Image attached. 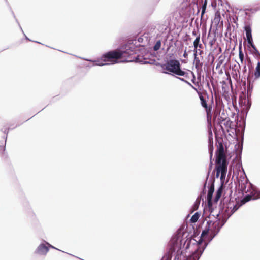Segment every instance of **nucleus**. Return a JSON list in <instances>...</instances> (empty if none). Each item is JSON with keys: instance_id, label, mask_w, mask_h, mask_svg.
<instances>
[{"instance_id": "f8f14e48", "label": "nucleus", "mask_w": 260, "mask_h": 260, "mask_svg": "<svg viewBox=\"0 0 260 260\" xmlns=\"http://www.w3.org/2000/svg\"><path fill=\"white\" fill-rule=\"evenodd\" d=\"M49 250L48 247L44 244H40L36 249V252L40 255H45Z\"/></svg>"}, {"instance_id": "423d86ee", "label": "nucleus", "mask_w": 260, "mask_h": 260, "mask_svg": "<svg viewBox=\"0 0 260 260\" xmlns=\"http://www.w3.org/2000/svg\"><path fill=\"white\" fill-rule=\"evenodd\" d=\"M178 243L177 242V239L174 238L170 242V248L166 253V254L162 257V260H171L172 258V254L177 248H179Z\"/></svg>"}, {"instance_id": "bb28decb", "label": "nucleus", "mask_w": 260, "mask_h": 260, "mask_svg": "<svg viewBox=\"0 0 260 260\" xmlns=\"http://www.w3.org/2000/svg\"><path fill=\"white\" fill-rule=\"evenodd\" d=\"M199 202L198 203H196L195 204H194V210H197L198 208V206H199Z\"/></svg>"}, {"instance_id": "a211bd4d", "label": "nucleus", "mask_w": 260, "mask_h": 260, "mask_svg": "<svg viewBox=\"0 0 260 260\" xmlns=\"http://www.w3.org/2000/svg\"><path fill=\"white\" fill-rule=\"evenodd\" d=\"M239 56L241 64L243 63L244 55L242 50V45L240 44L239 47Z\"/></svg>"}, {"instance_id": "412c9836", "label": "nucleus", "mask_w": 260, "mask_h": 260, "mask_svg": "<svg viewBox=\"0 0 260 260\" xmlns=\"http://www.w3.org/2000/svg\"><path fill=\"white\" fill-rule=\"evenodd\" d=\"M200 216V213H199L198 212H196V213H195V214H194V215L191 217V219H190V222H191V223H195V222H196L198 220V219H199V218Z\"/></svg>"}, {"instance_id": "f257e3e1", "label": "nucleus", "mask_w": 260, "mask_h": 260, "mask_svg": "<svg viewBox=\"0 0 260 260\" xmlns=\"http://www.w3.org/2000/svg\"><path fill=\"white\" fill-rule=\"evenodd\" d=\"M239 207L240 206L235 203L234 201L230 200L227 204L222 216H220L219 212H215L214 209H211L209 217L211 218V216H214L216 217V220L214 221H209L207 222V225L202 233L201 239L199 241L198 246L203 247L204 244L202 245V241L211 240L224 225L226 222V218L231 216Z\"/></svg>"}, {"instance_id": "20e7f679", "label": "nucleus", "mask_w": 260, "mask_h": 260, "mask_svg": "<svg viewBox=\"0 0 260 260\" xmlns=\"http://www.w3.org/2000/svg\"><path fill=\"white\" fill-rule=\"evenodd\" d=\"M180 63L178 60L171 59L168 61L166 63L161 65L163 70L171 72L175 75L183 76L186 73L181 70Z\"/></svg>"}, {"instance_id": "f704fd0d", "label": "nucleus", "mask_w": 260, "mask_h": 260, "mask_svg": "<svg viewBox=\"0 0 260 260\" xmlns=\"http://www.w3.org/2000/svg\"><path fill=\"white\" fill-rule=\"evenodd\" d=\"M180 79H181L182 81H185V80H184V79H181V78H180Z\"/></svg>"}, {"instance_id": "0eeeda50", "label": "nucleus", "mask_w": 260, "mask_h": 260, "mask_svg": "<svg viewBox=\"0 0 260 260\" xmlns=\"http://www.w3.org/2000/svg\"><path fill=\"white\" fill-rule=\"evenodd\" d=\"M207 244L205 242L203 247H199L195 250V251L191 255L187 257L184 260H199L201 255L203 253L204 248L206 246Z\"/></svg>"}, {"instance_id": "7ed1b4c3", "label": "nucleus", "mask_w": 260, "mask_h": 260, "mask_svg": "<svg viewBox=\"0 0 260 260\" xmlns=\"http://www.w3.org/2000/svg\"><path fill=\"white\" fill-rule=\"evenodd\" d=\"M123 54L118 50L109 51L102 56L101 61L98 60L97 64L103 66L116 63L118 62V60L122 59Z\"/></svg>"}, {"instance_id": "4be33fe9", "label": "nucleus", "mask_w": 260, "mask_h": 260, "mask_svg": "<svg viewBox=\"0 0 260 260\" xmlns=\"http://www.w3.org/2000/svg\"><path fill=\"white\" fill-rule=\"evenodd\" d=\"M232 124V122L230 120V118L228 117L226 120L224 121V125L225 128H227L228 131H229L228 129L231 128V125Z\"/></svg>"}, {"instance_id": "f3484780", "label": "nucleus", "mask_w": 260, "mask_h": 260, "mask_svg": "<svg viewBox=\"0 0 260 260\" xmlns=\"http://www.w3.org/2000/svg\"><path fill=\"white\" fill-rule=\"evenodd\" d=\"M254 77L256 79L260 78V62H258L255 68Z\"/></svg>"}, {"instance_id": "b1692460", "label": "nucleus", "mask_w": 260, "mask_h": 260, "mask_svg": "<svg viewBox=\"0 0 260 260\" xmlns=\"http://www.w3.org/2000/svg\"><path fill=\"white\" fill-rule=\"evenodd\" d=\"M207 4V0H205L204 3L203 4L202 7V15H203L204 14V13L205 12Z\"/></svg>"}, {"instance_id": "f03ea898", "label": "nucleus", "mask_w": 260, "mask_h": 260, "mask_svg": "<svg viewBox=\"0 0 260 260\" xmlns=\"http://www.w3.org/2000/svg\"><path fill=\"white\" fill-rule=\"evenodd\" d=\"M216 177H219L221 173L220 179L225 178L226 172L228 162L226 161V156L224 151V146L222 142L218 143L217 149L216 151Z\"/></svg>"}, {"instance_id": "393cba45", "label": "nucleus", "mask_w": 260, "mask_h": 260, "mask_svg": "<svg viewBox=\"0 0 260 260\" xmlns=\"http://www.w3.org/2000/svg\"><path fill=\"white\" fill-rule=\"evenodd\" d=\"M243 181H244V183H240V180H239V186L241 185V187L242 189H244L245 188V183H247V180L246 178H244V177H243Z\"/></svg>"}, {"instance_id": "2f4dec72", "label": "nucleus", "mask_w": 260, "mask_h": 260, "mask_svg": "<svg viewBox=\"0 0 260 260\" xmlns=\"http://www.w3.org/2000/svg\"><path fill=\"white\" fill-rule=\"evenodd\" d=\"M192 34H193V35H196V32H195L194 31H193Z\"/></svg>"}, {"instance_id": "dca6fc26", "label": "nucleus", "mask_w": 260, "mask_h": 260, "mask_svg": "<svg viewBox=\"0 0 260 260\" xmlns=\"http://www.w3.org/2000/svg\"><path fill=\"white\" fill-rule=\"evenodd\" d=\"M252 198V196L249 195V194L248 195H246L241 200V204H239L238 203H237V202H235V203L238 204V205H239L240 206L242 204H245L246 202H247L249 201L250 200H251Z\"/></svg>"}, {"instance_id": "2eb2a0df", "label": "nucleus", "mask_w": 260, "mask_h": 260, "mask_svg": "<svg viewBox=\"0 0 260 260\" xmlns=\"http://www.w3.org/2000/svg\"><path fill=\"white\" fill-rule=\"evenodd\" d=\"M222 189H223V187H222V186H221L220 187V188L217 191V192L216 193V196L214 198V201L215 202H217L219 200L220 198L221 197V194L222 192Z\"/></svg>"}, {"instance_id": "4468645a", "label": "nucleus", "mask_w": 260, "mask_h": 260, "mask_svg": "<svg viewBox=\"0 0 260 260\" xmlns=\"http://www.w3.org/2000/svg\"><path fill=\"white\" fill-rule=\"evenodd\" d=\"M194 63L195 64V68L197 69H199V68L202 67L203 63L200 62L199 57H197V53H194Z\"/></svg>"}, {"instance_id": "473e14b6", "label": "nucleus", "mask_w": 260, "mask_h": 260, "mask_svg": "<svg viewBox=\"0 0 260 260\" xmlns=\"http://www.w3.org/2000/svg\"><path fill=\"white\" fill-rule=\"evenodd\" d=\"M210 45L212 46V45H213V42H210Z\"/></svg>"}, {"instance_id": "9b49d317", "label": "nucleus", "mask_w": 260, "mask_h": 260, "mask_svg": "<svg viewBox=\"0 0 260 260\" xmlns=\"http://www.w3.org/2000/svg\"><path fill=\"white\" fill-rule=\"evenodd\" d=\"M221 19L220 13L219 11H217L215 13L214 18L212 21V24H214L216 27L222 26L223 22L221 21Z\"/></svg>"}, {"instance_id": "aec40b11", "label": "nucleus", "mask_w": 260, "mask_h": 260, "mask_svg": "<svg viewBox=\"0 0 260 260\" xmlns=\"http://www.w3.org/2000/svg\"><path fill=\"white\" fill-rule=\"evenodd\" d=\"M228 118L225 115L224 113H222L221 115H219L218 117V123L219 124H221V123L223 122L226 120V119Z\"/></svg>"}, {"instance_id": "c85d7f7f", "label": "nucleus", "mask_w": 260, "mask_h": 260, "mask_svg": "<svg viewBox=\"0 0 260 260\" xmlns=\"http://www.w3.org/2000/svg\"><path fill=\"white\" fill-rule=\"evenodd\" d=\"M198 51H199L198 53L200 55H201L204 53L203 51L201 50L200 49H198Z\"/></svg>"}, {"instance_id": "a878e982", "label": "nucleus", "mask_w": 260, "mask_h": 260, "mask_svg": "<svg viewBox=\"0 0 260 260\" xmlns=\"http://www.w3.org/2000/svg\"><path fill=\"white\" fill-rule=\"evenodd\" d=\"M219 115H220V111L218 109H216L213 113V119H215L216 118L217 116H219Z\"/></svg>"}, {"instance_id": "cd10ccee", "label": "nucleus", "mask_w": 260, "mask_h": 260, "mask_svg": "<svg viewBox=\"0 0 260 260\" xmlns=\"http://www.w3.org/2000/svg\"><path fill=\"white\" fill-rule=\"evenodd\" d=\"M255 197L256 199L260 198V191L256 192Z\"/></svg>"}, {"instance_id": "5701e85b", "label": "nucleus", "mask_w": 260, "mask_h": 260, "mask_svg": "<svg viewBox=\"0 0 260 260\" xmlns=\"http://www.w3.org/2000/svg\"><path fill=\"white\" fill-rule=\"evenodd\" d=\"M161 41L160 40H158V41L156 42V44L154 46L153 49L155 51L158 50L161 47Z\"/></svg>"}, {"instance_id": "9d476101", "label": "nucleus", "mask_w": 260, "mask_h": 260, "mask_svg": "<svg viewBox=\"0 0 260 260\" xmlns=\"http://www.w3.org/2000/svg\"><path fill=\"white\" fill-rule=\"evenodd\" d=\"M188 84L198 93V94L200 100V103L202 107L207 104L208 103L207 100L209 98L208 95L207 94H206L205 95H203L201 92L198 91L196 87H194L193 85H192L190 83H188Z\"/></svg>"}, {"instance_id": "e433bc0d", "label": "nucleus", "mask_w": 260, "mask_h": 260, "mask_svg": "<svg viewBox=\"0 0 260 260\" xmlns=\"http://www.w3.org/2000/svg\"><path fill=\"white\" fill-rule=\"evenodd\" d=\"M212 154L211 153V158L212 157Z\"/></svg>"}, {"instance_id": "c9c22d12", "label": "nucleus", "mask_w": 260, "mask_h": 260, "mask_svg": "<svg viewBox=\"0 0 260 260\" xmlns=\"http://www.w3.org/2000/svg\"><path fill=\"white\" fill-rule=\"evenodd\" d=\"M220 126H221V128L223 130V128L222 126L221 125H220Z\"/></svg>"}, {"instance_id": "7c9ffc66", "label": "nucleus", "mask_w": 260, "mask_h": 260, "mask_svg": "<svg viewBox=\"0 0 260 260\" xmlns=\"http://www.w3.org/2000/svg\"><path fill=\"white\" fill-rule=\"evenodd\" d=\"M194 78H195V77L194 76H193V79L192 80V81L194 83Z\"/></svg>"}, {"instance_id": "ddd939ff", "label": "nucleus", "mask_w": 260, "mask_h": 260, "mask_svg": "<svg viewBox=\"0 0 260 260\" xmlns=\"http://www.w3.org/2000/svg\"><path fill=\"white\" fill-rule=\"evenodd\" d=\"M200 36L198 35L197 36L195 40L193 42V46H194V53H198V49H202L203 48V45L200 43Z\"/></svg>"}, {"instance_id": "6e6552de", "label": "nucleus", "mask_w": 260, "mask_h": 260, "mask_svg": "<svg viewBox=\"0 0 260 260\" xmlns=\"http://www.w3.org/2000/svg\"><path fill=\"white\" fill-rule=\"evenodd\" d=\"M245 30L246 31V36L248 44L251 46V47L256 51V53L260 56V53L256 49L255 46L253 44L251 27L249 25L245 26Z\"/></svg>"}, {"instance_id": "c756f323", "label": "nucleus", "mask_w": 260, "mask_h": 260, "mask_svg": "<svg viewBox=\"0 0 260 260\" xmlns=\"http://www.w3.org/2000/svg\"><path fill=\"white\" fill-rule=\"evenodd\" d=\"M183 56L185 58H187L188 57V54L187 53L186 50H185Z\"/></svg>"}, {"instance_id": "72a5a7b5", "label": "nucleus", "mask_w": 260, "mask_h": 260, "mask_svg": "<svg viewBox=\"0 0 260 260\" xmlns=\"http://www.w3.org/2000/svg\"><path fill=\"white\" fill-rule=\"evenodd\" d=\"M212 162L211 161V162H210V166L211 167L212 166Z\"/></svg>"}, {"instance_id": "39448f33", "label": "nucleus", "mask_w": 260, "mask_h": 260, "mask_svg": "<svg viewBox=\"0 0 260 260\" xmlns=\"http://www.w3.org/2000/svg\"><path fill=\"white\" fill-rule=\"evenodd\" d=\"M120 53L123 54L122 55V59H125L127 62L135 61L136 62H140L141 63H147L148 61H145V59L142 57L136 55V53L134 50L127 49L124 51H120Z\"/></svg>"}, {"instance_id": "6ab92c4d", "label": "nucleus", "mask_w": 260, "mask_h": 260, "mask_svg": "<svg viewBox=\"0 0 260 260\" xmlns=\"http://www.w3.org/2000/svg\"><path fill=\"white\" fill-rule=\"evenodd\" d=\"M214 191L213 188H210L208 191V195H207V199H208V205L210 206L211 203V199L212 197V194Z\"/></svg>"}, {"instance_id": "1a4fd4ad", "label": "nucleus", "mask_w": 260, "mask_h": 260, "mask_svg": "<svg viewBox=\"0 0 260 260\" xmlns=\"http://www.w3.org/2000/svg\"><path fill=\"white\" fill-rule=\"evenodd\" d=\"M213 103V99L212 98L211 103H207L202 107L205 110L207 119L208 122L211 123L212 119V104Z\"/></svg>"}]
</instances>
